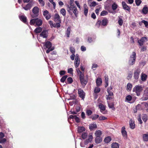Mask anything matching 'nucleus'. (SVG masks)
<instances>
[{
	"label": "nucleus",
	"mask_w": 148,
	"mask_h": 148,
	"mask_svg": "<svg viewBox=\"0 0 148 148\" xmlns=\"http://www.w3.org/2000/svg\"><path fill=\"white\" fill-rule=\"evenodd\" d=\"M143 88L141 86L136 85L133 88V91L135 92L137 96H139L140 95Z\"/></svg>",
	"instance_id": "1"
},
{
	"label": "nucleus",
	"mask_w": 148,
	"mask_h": 148,
	"mask_svg": "<svg viewBox=\"0 0 148 148\" xmlns=\"http://www.w3.org/2000/svg\"><path fill=\"white\" fill-rule=\"evenodd\" d=\"M44 44L46 48L48 49L46 51V53H49L50 51H53L54 49V47H51L52 44L49 41H47L46 42H44Z\"/></svg>",
	"instance_id": "2"
},
{
	"label": "nucleus",
	"mask_w": 148,
	"mask_h": 148,
	"mask_svg": "<svg viewBox=\"0 0 148 148\" xmlns=\"http://www.w3.org/2000/svg\"><path fill=\"white\" fill-rule=\"evenodd\" d=\"M136 60V53L133 52L132 54L130 56V59L129 61V64L130 65H133L135 63Z\"/></svg>",
	"instance_id": "3"
},
{
	"label": "nucleus",
	"mask_w": 148,
	"mask_h": 148,
	"mask_svg": "<svg viewBox=\"0 0 148 148\" xmlns=\"http://www.w3.org/2000/svg\"><path fill=\"white\" fill-rule=\"evenodd\" d=\"M141 70L140 69H137L135 70L134 73V79H138Z\"/></svg>",
	"instance_id": "4"
},
{
	"label": "nucleus",
	"mask_w": 148,
	"mask_h": 148,
	"mask_svg": "<svg viewBox=\"0 0 148 148\" xmlns=\"http://www.w3.org/2000/svg\"><path fill=\"white\" fill-rule=\"evenodd\" d=\"M39 10V9L38 7H34L33 8L32 12L35 15V16H34V15H32V18H34L35 17H37L38 15Z\"/></svg>",
	"instance_id": "5"
},
{
	"label": "nucleus",
	"mask_w": 148,
	"mask_h": 148,
	"mask_svg": "<svg viewBox=\"0 0 148 148\" xmlns=\"http://www.w3.org/2000/svg\"><path fill=\"white\" fill-rule=\"evenodd\" d=\"M142 100H147L148 99V88H147L144 91L143 97L142 98Z\"/></svg>",
	"instance_id": "6"
},
{
	"label": "nucleus",
	"mask_w": 148,
	"mask_h": 148,
	"mask_svg": "<svg viewBox=\"0 0 148 148\" xmlns=\"http://www.w3.org/2000/svg\"><path fill=\"white\" fill-rule=\"evenodd\" d=\"M147 40V38L146 37H143L140 40H138V43L140 46H142L144 43Z\"/></svg>",
	"instance_id": "7"
},
{
	"label": "nucleus",
	"mask_w": 148,
	"mask_h": 148,
	"mask_svg": "<svg viewBox=\"0 0 148 148\" xmlns=\"http://www.w3.org/2000/svg\"><path fill=\"white\" fill-rule=\"evenodd\" d=\"M107 92L108 93V95H107V100H110L113 98V94L112 92L111 91L109 88H108L107 90Z\"/></svg>",
	"instance_id": "8"
},
{
	"label": "nucleus",
	"mask_w": 148,
	"mask_h": 148,
	"mask_svg": "<svg viewBox=\"0 0 148 148\" xmlns=\"http://www.w3.org/2000/svg\"><path fill=\"white\" fill-rule=\"evenodd\" d=\"M4 134L2 132H0V143H5L6 140L5 138H3L4 137Z\"/></svg>",
	"instance_id": "9"
},
{
	"label": "nucleus",
	"mask_w": 148,
	"mask_h": 148,
	"mask_svg": "<svg viewBox=\"0 0 148 148\" xmlns=\"http://www.w3.org/2000/svg\"><path fill=\"white\" fill-rule=\"evenodd\" d=\"M54 21L56 22L61 23V20L60 17L58 14H56L54 16Z\"/></svg>",
	"instance_id": "10"
},
{
	"label": "nucleus",
	"mask_w": 148,
	"mask_h": 148,
	"mask_svg": "<svg viewBox=\"0 0 148 148\" xmlns=\"http://www.w3.org/2000/svg\"><path fill=\"white\" fill-rule=\"evenodd\" d=\"M78 94L79 97L83 99L84 98L85 93L84 91L81 89H79L78 90Z\"/></svg>",
	"instance_id": "11"
},
{
	"label": "nucleus",
	"mask_w": 148,
	"mask_h": 148,
	"mask_svg": "<svg viewBox=\"0 0 148 148\" xmlns=\"http://www.w3.org/2000/svg\"><path fill=\"white\" fill-rule=\"evenodd\" d=\"M43 15L47 20H49L51 18V16L49 14V12L47 10H45L44 11Z\"/></svg>",
	"instance_id": "12"
},
{
	"label": "nucleus",
	"mask_w": 148,
	"mask_h": 148,
	"mask_svg": "<svg viewBox=\"0 0 148 148\" xmlns=\"http://www.w3.org/2000/svg\"><path fill=\"white\" fill-rule=\"evenodd\" d=\"M40 35L43 38H46L48 36V32L46 30H43L40 34Z\"/></svg>",
	"instance_id": "13"
},
{
	"label": "nucleus",
	"mask_w": 148,
	"mask_h": 148,
	"mask_svg": "<svg viewBox=\"0 0 148 148\" xmlns=\"http://www.w3.org/2000/svg\"><path fill=\"white\" fill-rule=\"evenodd\" d=\"M122 3L123 8L124 10H127L128 11H130V8L127 5L126 3L124 1H123Z\"/></svg>",
	"instance_id": "14"
},
{
	"label": "nucleus",
	"mask_w": 148,
	"mask_h": 148,
	"mask_svg": "<svg viewBox=\"0 0 148 148\" xmlns=\"http://www.w3.org/2000/svg\"><path fill=\"white\" fill-rule=\"evenodd\" d=\"M125 127H123L121 129V133L123 136L125 138H127V133L126 131L125 130Z\"/></svg>",
	"instance_id": "15"
},
{
	"label": "nucleus",
	"mask_w": 148,
	"mask_h": 148,
	"mask_svg": "<svg viewBox=\"0 0 148 148\" xmlns=\"http://www.w3.org/2000/svg\"><path fill=\"white\" fill-rule=\"evenodd\" d=\"M82 79H82H80L82 85L84 86L88 82V79L87 78L85 79L83 78Z\"/></svg>",
	"instance_id": "16"
},
{
	"label": "nucleus",
	"mask_w": 148,
	"mask_h": 148,
	"mask_svg": "<svg viewBox=\"0 0 148 148\" xmlns=\"http://www.w3.org/2000/svg\"><path fill=\"white\" fill-rule=\"evenodd\" d=\"M42 23V21L38 18H36V25L39 26L41 25Z\"/></svg>",
	"instance_id": "17"
},
{
	"label": "nucleus",
	"mask_w": 148,
	"mask_h": 148,
	"mask_svg": "<svg viewBox=\"0 0 148 148\" xmlns=\"http://www.w3.org/2000/svg\"><path fill=\"white\" fill-rule=\"evenodd\" d=\"M83 7L84 14L85 16H86L88 12V7L86 4H84Z\"/></svg>",
	"instance_id": "18"
},
{
	"label": "nucleus",
	"mask_w": 148,
	"mask_h": 148,
	"mask_svg": "<svg viewBox=\"0 0 148 148\" xmlns=\"http://www.w3.org/2000/svg\"><path fill=\"white\" fill-rule=\"evenodd\" d=\"M108 23V20L106 18H105L103 19L101 22V25L103 26H106Z\"/></svg>",
	"instance_id": "19"
},
{
	"label": "nucleus",
	"mask_w": 148,
	"mask_h": 148,
	"mask_svg": "<svg viewBox=\"0 0 148 148\" xmlns=\"http://www.w3.org/2000/svg\"><path fill=\"white\" fill-rule=\"evenodd\" d=\"M73 5H68L67 6V11L70 14H72V13L71 12V10H73Z\"/></svg>",
	"instance_id": "20"
},
{
	"label": "nucleus",
	"mask_w": 148,
	"mask_h": 148,
	"mask_svg": "<svg viewBox=\"0 0 148 148\" xmlns=\"http://www.w3.org/2000/svg\"><path fill=\"white\" fill-rule=\"evenodd\" d=\"M92 135H89L88 136V139H87L85 142V144H87L89 142H90L92 139Z\"/></svg>",
	"instance_id": "21"
},
{
	"label": "nucleus",
	"mask_w": 148,
	"mask_h": 148,
	"mask_svg": "<svg viewBox=\"0 0 148 148\" xmlns=\"http://www.w3.org/2000/svg\"><path fill=\"white\" fill-rule=\"evenodd\" d=\"M32 7V5L30 3H28L25 7H23V8L25 10H30Z\"/></svg>",
	"instance_id": "22"
},
{
	"label": "nucleus",
	"mask_w": 148,
	"mask_h": 148,
	"mask_svg": "<svg viewBox=\"0 0 148 148\" xmlns=\"http://www.w3.org/2000/svg\"><path fill=\"white\" fill-rule=\"evenodd\" d=\"M130 127L132 129H134L135 127V124H134V122L132 119H131L129 122Z\"/></svg>",
	"instance_id": "23"
},
{
	"label": "nucleus",
	"mask_w": 148,
	"mask_h": 148,
	"mask_svg": "<svg viewBox=\"0 0 148 148\" xmlns=\"http://www.w3.org/2000/svg\"><path fill=\"white\" fill-rule=\"evenodd\" d=\"M102 140V138L101 137H96L95 138V142L97 143H100Z\"/></svg>",
	"instance_id": "24"
},
{
	"label": "nucleus",
	"mask_w": 148,
	"mask_h": 148,
	"mask_svg": "<svg viewBox=\"0 0 148 148\" xmlns=\"http://www.w3.org/2000/svg\"><path fill=\"white\" fill-rule=\"evenodd\" d=\"M102 82V80L100 78H98L96 80V83L97 86H99L101 85Z\"/></svg>",
	"instance_id": "25"
},
{
	"label": "nucleus",
	"mask_w": 148,
	"mask_h": 148,
	"mask_svg": "<svg viewBox=\"0 0 148 148\" xmlns=\"http://www.w3.org/2000/svg\"><path fill=\"white\" fill-rule=\"evenodd\" d=\"M147 75L144 74L142 73L141 74V79L143 81H145L147 79Z\"/></svg>",
	"instance_id": "26"
},
{
	"label": "nucleus",
	"mask_w": 148,
	"mask_h": 148,
	"mask_svg": "<svg viewBox=\"0 0 148 148\" xmlns=\"http://www.w3.org/2000/svg\"><path fill=\"white\" fill-rule=\"evenodd\" d=\"M42 29L40 27H38L36 28L34 30V32L38 34L40 33L42 31Z\"/></svg>",
	"instance_id": "27"
},
{
	"label": "nucleus",
	"mask_w": 148,
	"mask_h": 148,
	"mask_svg": "<svg viewBox=\"0 0 148 148\" xmlns=\"http://www.w3.org/2000/svg\"><path fill=\"white\" fill-rule=\"evenodd\" d=\"M119 145L118 143H114L112 144L111 147L112 148H119Z\"/></svg>",
	"instance_id": "28"
},
{
	"label": "nucleus",
	"mask_w": 148,
	"mask_h": 148,
	"mask_svg": "<svg viewBox=\"0 0 148 148\" xmlns=\"http://www.w3.org/2000/svg\"><path fill=\"white\" fill-rule=\"evenodd\" d=\"M95 134L96 137H101L102 132L101 130H98L95 132Z\"/></svg>",
	"instance_id": "29"
},
{
	"label": "nucleus",
	"mask_w": 148,
	"mask_h": 148,
	"mask_svg": "<svg viewBox=\"0 0 148 148\" xmlns=\"http://www.w3.org/2000/svg\"><path fill=\"white\" fill-rule=\"evenodd\" d=\"M148 11V8L146 5H145L142 9V12L144 14L147 13Z\"/></svg>",
	"instance_id": "30"
},
{
	"label": "nucleus",
	"mask_w": 148,
	"mask_h": 148,
	"mask_svg": "<svg viewBox=\"0 0 148 148\" xmlns=\"http://www.w3.org/2000/svg\"><path fill=\"white\" fill-rule=\"evenodd\" d=\"M111 140V138L110 136H108L106 137L104 139V141L106 143H108Z\"/></svg>",
	"instance_id": "31"
},
{
	"label": "nucleus",
	"mask_w": 148,
	"mask_h": 148,
	"mask_svg": "<svg viewBox=\"0 0 148 148\" xmlns=\"http://www.w3.org/2000/svg\"><path fill=\"white\" fill-rule=\"evenodd\" d=\"M85 127H78V132L79 133H81L85 131Z\"/></svg>",
	"instance_id": "32"
},
{
	"label": "nucleus",
	"mask_w": 148,
	"mask_h": 148,
	"mask_svg": "<svg viewBox=\"0 0 148 148\" xmlns=\"http://www.w3.org/2000/svg\"><path fill=\"white\" fill-rule=\"evenodd\" d=\"M73 13L75 15L76 17H77V7L75 6H74L73 9Z\"/></svg>",
	"instance_id": "33"
},
{
	"label": "nucleus",
	"mask_w": 148,
	"mask_h": 148,
	"mask_svg": "<svg viewBox=\"0 0 148 148\" xmlns=\"http://www.w3.org/2000/svg\"><path fill=\"white\" fill-rule=\"evenodd\" d=\"M20 20L22 21L24 23H25L26 22L27 18L24 16H21L20 17Z\"/></svg>",
	"instance_id": "34"
},
{
	"label": "nucleus",
	"mask_w": 148,
	"mask_h": 148,
	"mask_svg": "<svg viewBox=\"0 0 148 148\" xmlns=\"http://www.w3.org/2000/svg\"><path fill=\"white\" fill-rule=\"evenodd\" d=\"M97 127V125L95 124H91L89 125V128L90 130H92L94 128Z\"/></svg>",
	"instance_id": "35"
},
{
	"label": "nucleus",
	"mask_w": 148,
	"mask_h": 148,
	"mask_svg": "<svg viewBox=\"0 0 148 148\" xmlns=\"http://www.w3.org/2000/svg\"><path fill=\"white\" fill-rule=\"evenodd\" d=\"M143 138L144 141H148V134H143Z\"/></svg>",
	"instance_id": "36"
},
{
	"label": "nucleus",
	"mask_w": 148,
	"mask_h": 148,
	"mask_svg": "<svg viewBox=\"0 0 148 148\" xmlns=\"http://www.w3.org/2000/svg\"><path fill=\"white\" fill-rule=\"evenodd\" d=\"M118 5L115 3V2H114L112 5V8L114 10H115L117 8Z\"/></svg>",
	"instance_id": "37"
},
{
	"label": "nucleus",
	"mask_w": 148,
	"mask_h": 148,
	"mask_svg": "<svg viewBox=\"0 0 148 148\" xmlns=\"http://www.w3.org/2000/svg\"><path fill=\"white\" fill-rule=\"evenodd\" d=\"M71 28L69 27L67 28L66 32V34L67 36L68 37H69V36L70 34Z\"/></svg>",
	"instance_id": "38"
},
{
	"label": "nucleus",
	"mask_w": 148,
	"mask_h": 148,
	"mask_svg": "<svg viewBox=\"0 0 148 148\" xmlns=\"http://www.w3.org/2000/svg\"><path fill=\"white\" fill-rule=\"evenodd\" d=\"M99 116L98 115L95 114L93 115H92L91 116V118H92L93 120H95L99 118Z\"/></svg>",
	"instance_id": "39"
},
{
	"label": "nucleus",
	"mask_w": 148,
	"mask_h": 148,
	"mask_svg": "<svg viewBox=\"0 0 148 148\" xmlns=\"http://www.w3.org/2000/svg\"><path fill=\"white\" fill-rule=\"evenodd\" d=\"M105 82L106 83V84L105 85V87H106L108 85V76L106 75L105 76Z\"/></svg>",
	"instance_id": "40"
},
{
	"label": "nucleus",
	"mask_w": 148,
	"mask_h": 148,
	"mask_svg": "<svg viewBox=\"0 0 148 148\" xmlns=\"http://www.w3.org/2000/svg\"><path fill=\"white\" fill-rule=\"evenodd\" d=\"M99 108L102 110L104 111L106 109L105 106L103 104H100L99 105Z\"/></svg>",
	"instance_id": "41"
},
{
	"label": "nucleus",
	"mask_w": 148,
	"mask_h": 148,
	"mask_svg": "<svg viewBox=\"0 0 148 148\" xmlns=\"http://www.w3.org/2000/svg\"><path fill=\"white\" fill-rule=\"evenodd\" d=\"M80 64L79 60L75 61V68H77L79 65Z\"/></svg>",
	"instance_id": "42"
},
{
	"label": "nucleus",
	"mask_w": 148,
	"mask_h": 148,
	"mask_svg": "<svg viewBox=\"0 0 148 148\" xmlns=\"http://www.w3.org/2000/svg\"><path fill=\"white\" fill-rule=\"evenodd\" d=\"M60 12L63 16H65L66 14V11L64 9H61L60 10Z\"/></svg>",
	"instance_id": "43"
},
{
	"label": "nucleus",
	"mask_w": 148,
	"mask_h": 148,
	"mask_svg": "<svg viewBox=\"0 0 148 148\" xmlns=\"http://www.w3.org/2000/svg\"><path fill=\"white\" fill-rule=\"evenodd\" d=\"M142 119L144 122H146L147 120V116L146 114L142 116Z\"/></svg>",
	"instance_id": "44"
},
{
	"label": "nucleus",
	"mask_w": 148,
	"mask_h": 148,
	"mask_svg": "<svg viewBox=\"0 0 148 148\" xmlns=\"http://www.w3.org/2000/svg\"><path fill=\"white\" fill-rule=\"evenodd\" d=\"M67 77V76L65 75L63 76L60 79V81L62 82H64V81Z\"/></svg>",
	"instance_id": "45"
},
{
	"label": "nucleus",
	"mask_w": 148,
	"mask_h": 148,
	"mask_svg": "<svg viewBox=\"0 0 148 148\" xmlns=\"http://www.w3.org/2000/svg\"><path fill=\"white\" fill-rule=\"evenodd\" d=\"M118 23L119 25L120 26L122 25L123 23V20L121 18H119V20L118 21Z\"/></svg>",
	"instance_id": "46"
},
{
	"label": "nucleus",
	"mask_w": 148,
	"mask_h": 148,
	"mask_svg": "<svg viewBox=\"0 0 148 148\" xmlns=\"http://www.w3.org/2000/svg\"><path fill=\"white\" fill-rule=\"evenodd\" d=\"M108 14V12L106 11L105 10L103 11L100 14V15L101 16H104L107 14Z\"/></svg>",
	"instance_id": "47"
},
{
	"label": "nucleus",
	"mask_w": 148,
	"mask_h": 148,
	"mask_svg": "<svg viewBox=\"0 0 148 148\" xmlns=\"http://www.w3.org/2000/svg\"><path fill=\"white\" fill-rule=\"evenodd\" d=\"M79 72L80 73L79 78L80 79H82H82L84 78V75L83 73H82V72L80 71H79Z\"/></svg>",
	"instance_id": "48"
},
{
	"label": "nucleus",
	"mask_w": 148,
	"mask_h": 148,
	"mask_svg": "<svg viewBox=\"0 0 148 148\" xmlns=\"http://www.w3.org/2000/svg\"><path fill=\"white\" fill-rule=\"evenodd\" d=\"M132 99V97L130 95H128L126 97V99L127 101H130Z\"/></svg>",
	"instance_id": "49"
},
{
	"label": "nucleus",
	"mask_w": 148,
	"mask_h": 148,
	"mask_svg": "<svg viewBox=\"0 0 148 148\" xmlns=\"http://www.w3.org/2000/svg\"><path fill=\"white\" fill-rule=\"evenodd\" d=\"M36 19H33L30 20V23L31 25H34L36 23Z\"/></svg>",
	"instance_id": "50"
},
{
	"label": "nucleus",
	"mask_w": 148,
	"mask_h": 148,
	"mask_svg": "<svg viewBox=\"0 0 148 148\" xmlns=\"http://www.w3.org/2000/svg\"><path fill=\"white\" fill-rule=\"evenodd\" d=\"M100 90V88L99 87H96L94 90V92L96 93H97L99 92Z\"/></svg>",
	"instance_id": "51"
},
{
	"label": "nucleus",
	"mask_w": 148,
	"mask_h": 148,
	"mask_svg": "<svg viewBox=\"0 0 148 148\" xmlns=\"http://www.w3.org/2000/svg\"><path fill=\"white\" fill-rule=\"evenodd\" d=\"M88 136V134L86 133H82V138L84 139H85L87 137V136Z\"/></svg>",
	"instance_id": "52"
},
{
	"label": "nucleus",
	"mask_w": 148,
	"mask_h": 148,
	"mask_svg": "<svg viewBox=\"0 0 148 148\" xmlns=\"http://www.w3.org/2000/svg\"><path fill=\"white\" fill-rule=\"evenodd\" d=\"M132 86V85L130 83H128L127 85V89L130 90Z\"/></svg>",
	"instance_id": "53"
},
{
	"label": "nucleus",
	"mask_w": 148,
	"mask_h": 148,
	"mask_svg": "<svg viewBox=\"0 0 148 148\" xmlns=\"http://www.w3.org/2000/svg\"><path fill=\"white\" fill-rule=\"evenodd\" d=\"M142 22L144 24L146 27H148V22L147 21L143 20L142 21Z\"/></svg>",
	"instance_id": "54"
},
{
	"label": "nucleus",
	"mask_w": 148,
	"mask_h": 148,
	"mask_svg": "<svg viewBox=\"0 0 148 148\" xmlns=\"http://www.w3.org/2000/svg\"><path fill=\"white\" fill-rule=\"evenodd\" d=\"M86 113L88 115L90 116L92 114V112L90 110H86Z\"/></svg>",
	"instance_id": "55"
},
{
	"label": "nucleus",
	"mask_w": 148,
	"mask_h": 148,
	"mask_svg": "<svg viewBox=\"0 0 148 148\" xmlns=\"http://www.w3.org/2000/svg\"><path fill=\"white\" fill-rule=\"evenodd\" d=\"M40 4L42 6L45 5V2L43 0H38Z\"/></svg>",
	"instance_id": "56"
},
{
	"label": "nucleus",
	"mask_w": 148,
	"mask_h": 148,
	"mask_svg": "<svg viewBox=\"0 0 148 148\" xmlns=\"http://www.w3.org/2000/svg\"><path fill=\"white\" fill-rule=\"evenodd\" d=\"M141 0H135V2L136 5L138 6L140 5L141 2Z\"/></svg>",
	"instance_id": "57"
},
{
	"label": "nucleus",
	"mask_w": 148,
	"mask_h": 148,
	"mask_svg": "<svg viewBox=\"0 0 148 148\" xmlns=\"http://www.w3.org/2000/svg\"><path fill=\"white\" fill-rule=\"evenodd\" d=\"M67 80L68 83L69 84H71L73 82L72 78L71 77H69L67 79Z\"/></svg>",
	"instance_id": "58"
},
{
	"label": "nucleus",
	"mask_w": 148,
	"mask_h": 148,
	"mask_svg": "<svg viewBox=\"0 0 148 148\" xmlns=\"http://www.w3.org/2000/svg\"><path fill=\"white\" fill-rule=\"evenodd\" d=\"M70 50L71 52L73 53L74 54L75 53V49L73 47H71L70 48Z\"/></svg>",
	"instance_id": "59"
},
{
	"label": "nucleus",
	"mask_w": 148,
	"mask_h": 148,
	"mask_svg": "<svg viewBox=\"0 0 148 148\" xmlns=\"http://www.w3.org/2000/svg\"><path fill=\"white\" fill-rule=\"evenodd\" d=\"M107 118L104 116H101L99 118V120H106Z\"/></svg>",
	"instance_id": "60"
},
{
	"label": "nucleus",
	"mask_w": 148,
	"mask_h": 148,
	"mask_svg": "<svg viewBox=\"0 0 148 148\" xmlns=\"http://www.w3.org/2000/svg\"><path fill=\"white\" fill-rule=\"evenodd\" d=\"M138 121L139 122V123L140 124H142L143 123V122L141 119V117L140 116V115L139 116V117L138 118Z\"/></svg>",
	"instance_id": "61"
},
{
	"label": "nucleus",
	"mask_w": 148,
	"mask_h": 148,
	"mask_svg": "<svg viewBox=\"0 0 148 148\" xmlns=\"http://www.w3.org/2000/svg\"><path fill=\"white\" fill-rule=\"evenodd\" d=\"M75 3L76 5H77V7L79 9V10H80V6L79 4V3L78 1H75Z\"/></svg>",
	"instance_id": "62"
},
{
	"label": "nucleus",
	"mask_w": 148,
	"mask_h": 148,
	"mask_svg": "<svg viewBox=\"0 0 148 148\" xmlns=\"http://www.w3.org/2000/svg\"><path fill=\"white\" fill-rule=\"evenodd\" d=\"M106 2L108 3L111 4L113 3L114 2L112 0H107Z\"/></svg>",
	"instance_id": "63"
},
{
	"label": "nucleus",
	"mask_w": 148,
	"mask_h": 148,
	"mask_svg": "<svg viewBox=\"0 0 148 148\" xmlns=\"http://www.w3.org/2000/svg\"><path fill=\"white\" fill-rule=\"evenodd\" d=\"M65 71H61L60 72V74L61 75H62L65 74Z\"/></svg>",
	"instance_id": "64"
}]
</instances>
